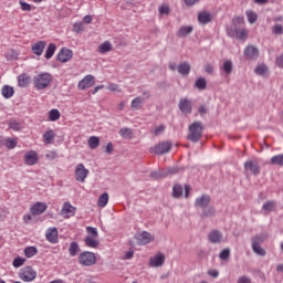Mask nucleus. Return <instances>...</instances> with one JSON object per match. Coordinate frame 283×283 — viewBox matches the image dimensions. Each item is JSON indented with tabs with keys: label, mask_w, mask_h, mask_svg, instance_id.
Returning <instances> with one entry per match:
<instances>
[{
	"label": "nucleus",
	"mask_w": 283,
	"mask_h": 283,
	"mask_svg": "<svg viewBox=\"0 0 283 283\" xmlns=\"http://www.w3.org/2000/svg\"><path fill=\"white\" fill-rule=\"evenodd\" d=\"M188 132L187 140H190V143H199L205 132V124L200 120H196L189 125Z\"/></svg>",
	"instance_id": "nucleus-1"
},
{
	"label": "nucleus",
	"mask_w": 283,
	"mask_h": 283,
	"mask_svg": "<svg viewBox=\"0 0 283 283\" xmlns=\"http://www.w3.org/2000/svg\"><path fill=\"white\" fill-rule=\"evenodd\" d=\"M34 87L36 90H45L52 83V74L41 73L33 77Z\"/></svg>",
	"instance_id": "nucleus-2"
},
{
	"label": "nucleus",
	"mask_w": 283,
	"mask_h": 283,
	"mask_svg": "<svg viewBox=\"0 0 283 283\" xmlns=\"http://www.w3.org/2000/svg\"><path fill=\"white\" fill-rule=\"evenodd\" d=\"M243 24H244V18L237 17V18L232 19V24L227 28L228 36H230L231 39H235V34H238V32H240V30L242 29L241 25H243Z\"/></svg>",
	"instance_id": "nucleus-3"
},
{
	"label": "nucleus",
	"mask_w": 283,
	"mask_h": 283,
	"mask_svg": "<svg viewBox=\"0 0 283 283\" xmlns=\"http://www.w3.org/2000/svg\"><path fill=\"white\" fill-rule=\"evenodd\" d=\"M78 263L82 266H94V264H96V254L94 252L84 251L78 255Z\"/></svg>",
	"instance_id": "nucleus-4"
},
{
	"label": "nucleus",
	"mask_w": 283,
	"mask_h": 283,
	"mask_svg": "<svg viewBox=\"0 0 283 283\" xmlns=\"http://www.w3.org/2000/svg\"><path fill=\"white\" fill-rule=\"evenodd\" d=\"M18 275L22 282H34L36 280V271L30 265L22 268Z\"/></svg>",
	"instance_id": "nucleus-5"
},
{
	"label": "nucleus",
	"mask_w": 283,
	"mask_h": 283,
	"mask_svg": "<svg viewBox=\"0 0 283 283\" xmlns=\"http://www.w3.org/2000/svg\"><path fill=\"white\" fill-rule=\"evenodd\" d=\"M72 56H74V52L71 49L62 48L56 55V61L67 63V61H72Z\"/></svg>",
	"instance_id": "nucleus-6"
},
{
	"label": "nucleus",
	"mask_w": 283,
	"mask_h": 283,
	"mask_svg": "<svg viewBox=\"0 0 283 283\" xmlns=\"http://www.w3.org/2000/svg\"><path fill=\"white\" fill-rule=\"evenodd\" d=\"M178 107L182 114H191L193 112V104L191 99L182 97L179 99Z\"/></svg>",
	"instance_id": "nucleus-7"
},
{
	"label": "nucleus",
	"mask_w": 283,
	"mask_h": 283,
	"mask_svg": "<svg viewBox=\"0 0 283 283\" xmlns=\"http://www.w3.org/2000/svg\"><path fill=\"white\" fill-rule=\"evenodd\" d=\"M88 174L90 170H87L83 164H78L75 168V180H77V182H85V178H87Z\"/></svg>",
	"instance_id": "nucleus-8"
},
{
	"label": "nucleus",
	"mask_w": 283,
	"mask_h": 283,
	"mask_svg": "<svg viewBox=\"0 0 283 283\" xmlns=\"http://www.w3.org/2000/svg\"><path fill=\"white\" fill-rule=\"evenodd\" d=\"M154 151L155 154H157V156H164V154H169V151H171V143L161 142L154 147Z\"/></svg>",
	"instance_id": "nucleus-9"
},
{
	"label": "nucleus",
	"mask_w": 283,
	"mask_h": 283,
	"mask_svg": "<svg viewBox=\"0 0 283 283\" xmlns=\"http://www.w3.org/2000/svg\"><path fill=\"white\" fill-rule=\"evenodd\" d=\"M244 169L245 171H250L253 176H260V164L258 161H254L253 159H250L244 163Z\"/></svg>",
	"instance_id": "nucleus-10"
},
{
	"label": "nucleus",
	"mask_w": 283,
	"mask_h": 283,
	"mask_svg": "<svg viewBox=\"0 0 283 283\" xmlns=\"http://www.w3.org/2000/svg\"><path fill=\"white\" fill-rule=\"evenodd\" d=\"M30 211L31 216H41V213L48 211V203L38 201L31 207Z\"/></svg>",
	"instance_id": "nucleus-11"
},
{
	"label": "nucleus",
	"mask_w": 283,
	"mask_h": 283,
	"mask_svg": "<svg viewBox=\"0 0 283 283\" xmlns=\"http://www.w3.org/2000/svg\"><path fill=\"white\" fill-rule=\"evenodd\" d=\"M24 163H25V165H29L30 167H32V165H36V163H39V154H36L35 150H29L24 155Z\"/></svg>",
	"instance_id": "nucleus-12"
},
{
	"label": "nucleus",
	"mask_w": 283,
	"mask_h": 283,
	"mask_svg": "<svg viewBox=\"0 0 283 283\" xmlns=\"http://www.w3.org/2000/svg\"><path fill=\"white\" fill-rule=\"evenodd\" d=\"M209 205H211V196L209 195H202L195 201V207H199V209H205L209 207Z\"/></svg>",
	"instance_id": "nucleus-13"
},
{
	"label": "nucleus",
	"mask_w": 283,
	"mask_h": 283,
	"mask_svg": "<svg viewBox=\"0 0 283 283\" xmlns=\"http://www.w3.org/2000/svg\"><path fill=\"white\" fill-rule=\"evenodd\" d=\"M45 238L51 244H56L59 242V230L56 228H49Z\"/></svg>",
	"instance_id": "nucleus-14"
},
{
	"label": "nucleus",
	"mask_w": 283,
	"mask_h": 283,
	"mask_svg": "<svg viewBox=\"0 0 283 283\" xmlns=\"http://www.w3.org/2000/svg\"><path fill=\"white\" fill-rule=\"evenodd\" d=\"M244 56L253 61L254 59H258V56H260V50L254 45H248L244 49Z\"/></svg>",
	"instance_id": "nucleus-15"
},
{
	"label": "nucleus",
	"mask_w": 283,
	"mask_h": 283,
	"mask_svg": "<svg viewBox=\"0 0 283 283\" xmlns=\"http://www.w3.org/2000/svg\"><path fill=\"white\" fill-rule=\"evenodd\" d=\"M135 240L140 245L149 244L151 242V233L143 231L140 234L135 235Z\"/></svg>",
	"instance_id": "nucleus-16"
},
{
	"label": "nucleus",
	"mask_w": 283,
	"mask_h": 283,
	"mask_svg": "<svg viewBox=\"0 0 283 283\" xmlns=\"http://www.w3.org/2000/svg\"><path fill=\"white\" fill-rule=\"evenodd\" d=\"M45 45H48V42L45 41H38L31 46V52L35 54V56H41L43 54V50H45Z\"/></svg>",
	"instance_id": "nucleus-17"
},
{
	"label": "nucleus",
	"mask_w": 283,
	"mask_h": 283,
	"mask_svg": "<svg viewBox=\"0 0 283 283\" xmlns=\"http://www.w3.org/2000/svg\"><path fill=\"white\" fill-rule=\"evenodd\" d=\"M94 75H86L83 80L78 82V90H87V87H92L94 85Z\"/></svg>",
	"instance_id": "nucleus-18"
},
{
	"label": "nucleus",
	"mask_w": 283,
	"mask_h": 283,
	"mask_svg": "<svg viewBox=\"0 0 283 283\" xmlns=\"http://www.w3.org/2000/svg\"><path fill=\"white\" fill-rule=\"evenodd\" d=\"M163 264H165V254L163 253H157L149 261V265L154 266L155 269H159V266H163Z\"/></svg>",
	"instance_id": "nucleus-19"
},
{
	"label": "nucleus",
	"mask_w": 283,
	"mask_h": 283,
	"mask_svg": "<svg viewBox=\"0 0 283 283\" xmlns=\"http://www.w3.org/2000/svg\"><path fill=\"white\" fill-rule=\"evenodd\" d=\"M32 83V77L28 75V73H22L18 76V85L19 87H30V84Z\"/></svg>",
	"instance_id": "nucleus-20"
},
{
	"label": "nucleus",
	"mask_w": 283,
	"mask_h": 283,
	"mask_svg": "<svg viewBox=\"0 0 283 283\" xmlns=\"http://www.w3.org/2000/svg\"><path fill=\"white\" fill-rule=\"evenodd\" d=\"M212 20L213 15H211V12L209 11H202L198 14V21L201 25H207L208 23H211Z\"/></svg>",
	"instance_id": "nucleus-21"
},
{
	"label": "nucleus",
	"mask_w": 283,
	"mask_h": 283,
	"mask_svg": "<svg viewBox=\"0 0 283 283\" xmlns=\"http://www.w3.org/2000/svg\"><path fill=\"white\" fill-rule=\"evenodd\" d=\"M208 240L212 244H220V242H222V232L219 230H212L208 235Z\"/></svg>",
	"instance_id": "nucleus-22"
},
{
	"label": "nucleus",
	"mask_w": 283,
	"mask_h": 283,
	"mask_svg": "<svg viewBox=\"0 0 283 283\" xmlns=\"http://www.w3.org/2000/svg\"><path fill=\"white\" fill-rule=\"evenodd\" d=\"M74 213H76V208L70 205V202H64L63 208L61 210V216L70 218V216H74Z\"/></svg>",
	"instance_id": "nucleus-23"
},
{
	"label": "nucleus",
	"mask_w": 283,
	"mask_h": 283,
	"mask_svg": "<svg viewBox=\"0 0 283 283\" xmlns=\"http://www.w3.org/2000/svg\"><path fill=\"white\" fill-rule=\"evenodd\" d=\"M177 71L181 76H189L191 72V64L189 62H182L177 66Z\"/></svg>",
	"instance_id": "nucleus-24"
},
{
	"label": "nucleus",
	"mask_w": 283,
	"mask_h": 283,
	"mask_svg": "<svg viewBox=\"0 0 283 283\" xmlns=\"http://www.w3.org/2000/svg\"><path fill=\"white\" fill-rule=\"evenodd\" d=\"M193 32V27L192 25H186V27H180L179 30L177 31L176 35L179 39H185L186 36H189Z\"/></svg>",
	"instance_id": "nucleus-25"
},
{
	"label": "nucleus",
	"mask_w": 283,
	"mask_h": 283,
	"mask_svg": "<svg viewBox=\"0 0 283 283\" xmlns=\"http://www.w3.org/2000/svg\"><path fill=\"white\" fill-rule=\"evenodd\" d=\"M213 216H216V207L207 206L206 208H202V213L200 214V218H213Z\"/></svg>",
	"instance_id": "nucleus-26"
},
{
	"label": "nucleus",
	"mask_w": 283,
	"mask_h": 283,
	"mask_svg": "<svg viewBox=\"0 0 283 283\" xmlns=\"http://www.w3.org/2000/svg\"><path fill=\"white\" fill-rule=\"evenodd\" d=\"M54 138H56V134L53 129H49L43 134L45 145H52V143H54Z\"/></svg>",
	"instance_id": "nucleus-27"
},
{
	"label": "nucleus",
	"mask_w": 283,
	"mask_h": 283,
	"mask_svg": "<svg viewBox=\"0 0 283 283\" xmlns=\"http://www.w3.org/2000/svg\"><path fill=\"white\" fill-rule=\"evenodd\" d=\"M84 243H85V247H88L90 249H98V244H101V242H98V240L94 239L91 235H87L84 239Z\"/></svg>",
	"instance_id": "nucleus-28"
},
{
	"label": "nucleus",
	"mask_w": 283,
	"mask_h": 283,
	"mask_svg": "<svg viewBox=\"0 0 283 283\" xmlns=\"http://www.w3.org/2000/svg\"><path fill=\"white\" fill-rule=\"evenodd\" d=\"M3 98H12L14 96V87L4 85L1 90Z\"/></svg>",
	"instance_id": "nucleus-29"
},
{
	"label": "nucleus",
	"mask_w": 283,
	"mask_h": 283,
	"mask_svg": "<svg viewBox=\"0 0 283 283\" xmlns=\"http://www.w3.org/2000/svg\"><path fill=\"white\" fill-rule=\"evenodd\" d=\"M80 251H81V248L78 247V242H76V241L71 242V244L69 247V253H70L71 258H76V255H78Z\"/></svg>",
	"instance_id": "nucleus-30"
},
{
	"label": "nucleus",
	"mask_w": 283,
	"mask_h": 283,
	"mask_svg": "<svg viewBox=\"0 0 283 283\" xmlns=\"http://www.w3.org/2000/svg\"><path fill=\"white\" fill-rule=\"evenodd\" d=\"M97 52H99V54H107V52H112V43L109 41L103 42L98 46Z\"/></svg>",
	"instance_id": "nucleus-31"
},
{
	"label": "nucleus",
	"mask_w": 283,
	"mask_h": 283,
	"mask_svg": "<svg viewBox=\"0 0 283 283\" xmlns=\"http://www.w3.org/2000/svg\"><path fill=\"white\" fill-rule=\"evenodd\" d=\"M54 52H56V44L54 43H50L46 48L44 57L50 61V59H52V56H54Z\"/></svg>",
	"instance_id": "nucleus-32"
},
{
	"label": "nucleus",
	"mask_w": 283,
	"mask_h": 283,
	"mask_svg": "<svg viewBox=\"0 0 283 283\" xmlns=\"http://www.w3.org/2000/svg\"><path fill=\"white\" fill-rule=\"evenodd\" d=\"M107 202H109V195L107 192H104L99 196L97 200V206L101 208L107 207Z\"/></svg>",
	"instance_id": "nucleus-33"
},
{
	"label": "nucleus",
	"mask_w": 283,
	"mask_h": 283,
	"mask_svg": "<svg viewBox=\"0 0 283 283\" xmlns=\"http://www.w3.org/2000/svg\"><path fill=\"white\" fill-rule=\"evenodd\" d=\"M165 174H166V178L168 176H176V174H180V171H182V168L178 167V166H172V167H168L166 169H164Z\"/></svg>",
	"instance_id": "nucleus-34"
},
{
	"label": "nucleus",
	"mask_w": 283,
	"mask_h": 283,
	"mask_svg": "<svg viewBox=\"0 0 283 283\" xmlns=\"http://www.w3.org/2000/svg\"><path fill=\"white\" fill-rule=\"evenodd\" d=\"M101 145V138L97 136H91L88 138V147L90 149H96Z\"/></svg>",
	"instance_id": "nucleus-35"
},
{
	"label": "nucleus",
	"mask_w": 283,
	"mask_h": 283,
	"mask_svg": "<svg viewBox=\"0 0 283 283\" xmlns=\"http://www.w3.org/2000/svg\"><path fill=\"white\" fill-rule=\"evenodd\" d=\"M182 191H184L182 185L176 184L172 187V197H175V198H182Z\"/></svg>",
	"instance_id": "nucleus-36"
},
{
	"label": "nucleus",
	"mask_w": 283,
	"mask_h": 283,
	"mask_svg": "<svg viewBox=\"0 0 283 283\" xmlns=\"http://www.w3.org/2000/svg\"><path fill=\"white\" fill-rule=\"evenodd\" d=\"M150 178H153V180H160L161 178H167V175L165 172V169H160V170L150 172Z\"/></svg>",
	"instance_id": "nucleus-37"
},
{
	"label": "nucleus",
	"mask_w": 283,
	"mask_h": 283,
	"mask_svg": "<svg viewBox=\"0 0 283 283\" xmlns=\"http://www.w3.org/2000/svg\"><path fill=\"white\" fill-rule=\"evenodd\" d=\"M59 118H61V112H59V109L53 108L49 112V120L54 123V122L59 120Z\"/></svg>",
	"instance_id": "nucleus-38"
},
{
	"label": "nucleus",
	"mask_w": 283,
	"mask_h": 283,
	"mask_svg": "<svg viewBox=\"0 0 283 283\" xmlns=\"http://www.w3.org/2000/svg\"><path fill=\"white\" fill-rule=\"evenodd\" d=\"M221 70L228 75L231 74V72H233V62L231 60L226 61L221 66Z\"/></svg>",
	"instance_id": "nucleus-39"
},
{
	"label": "nucleus",
	"mask_w": 283,
	"mask_h": 283,
	"mask_svg": "<svg viewBox=\"0 0 283 283\" xmlns=\"http://www.w3.org/2000/svg\"><path fill=\"white\" fill-rule=\"evenodd\" d=\"M195 87H197V90H207V78L205 77H199L197 78V81L195 82Z\"/></svg>",
	"instance_id": "nucleus-40"
},
{
	"label": "nucleus",
	"mask_w": 283,
	"mask_h": 283,
	"mask_svg": "<svg viewBox=\"0 0 283 283\" xmlns=\"http://www.w3.org/2000/svg\"><path fill=\"white\" fill-rule=\"evenodd\" d=\"M36 253H39V250L36 249V247H28L24 249L25 258H34Z\"/></svg>",
	"instance_id": "nucleus-41"
},
{
	"label": "nucleus",
	"mask_w": 283,
	"mask_h": 283,
	"mask_svg": "<svg viewBox=\"0 0 283 283\" xmlns=\"http://www.w3.org/2000/svg\"><path fill=\"white\" fill-rule=\"evenodd\" d=\"M143 103H145V98L138 96L132 101L130 106L133 107V109H140V105H143Z\"/></svg>",
	"instance_id": "nucleus-42"
},
{
	"label": "nucleus",
	"mask_w": 283,
	"mask_h": 283,
	"mask_svg": "<svg viewBox=\"0 0 283 283\" xmlns=\"http://www.w3.org/2000/svg\"><path fill=\"white\" fill-rule=\"evenodd\" d=\"M264 240H266V235H264V234H256L251 238L252 244H256V245L262 244L264 242Z\"/></svg>",
	"instance_id": "nucleus-43"
},
{
	"label": "nucleus",
	"mask_w": 283,
	"mask_h": 283,
	"mask_svg": "<svg viewBox=\"0 0 283 283\" xmlns=\"http://www.w3.org/2000/svg\"><path fill=\"white\" fill-rule=\"evenodd\" d=\"M271 165H279V167H283V154L273 156L271 158Z\"/></svg>",
	"instance_id": "nucleus-44"
},
{
	"label": "nucleus",
	"mask_w": 283,
	"mask_h": 283,
	"mask_svg": "<svg viewBox=\"0 0 283 283\" xmlns=\"http://www.w3.org/2000/svg\"><path fill=\"white\" fill-rule=\"evenodd\" d=\"M252 251H254L256 255H261V258H264V255H266V250L256 244H252Z\"/></svg>",
	"instance_id": "nucleus-45"
},
{
	"label": "nucleus",
	"mask_w": 283,
	"mask_h": 283,
	"mask_svg": "<svg viewBox=\"0 0 283 283\" xmlns=\"http://www.w3.org/2000/svg\"><path fill=\"white\" fill-rule=\"evenodd\" d=\"M247 17H248V21L249 23H255V21H258V13H255L254 11H247L245 12Z\"/></svg>",
	"instance_id": "nucleus-46"
},
{
	"label": "nucleus",
	"mask_w": 283,
	"mask_h": 283,
	"mask_svg": "<svg viewBox=\"0 0 283 283\" xmlns=\"http://www.w3.org/2000/svg\"><path fill=\"white\" fill-rule=\"evenodd\" d=\"M275 207H276L275 201H266L263 205L262 209H263V211H268L270 213V211H273V209H275Z\"/></svg>",
	"instance_id": "nucleus-47"
},
{
	"label": "nucleus",
	"mask_w": 283,
	"mask_h": 283,
	"mask_svg": "<svg viewBox=\"0 0 283 283\" xmlns=\"http://www.w3.org/2000/svg\"><path fill=\"white\" fill-rule=\"evenodd\" d=\"M17 139H12V137H9L6 139L4 145L7 149H14L17 147Z\"/></svg>",
	"instance_id": "nucleus-48"
},
{
	"label": "nucleus",
	"mask_w": 283,
	"mask_h": 283,
	"mask_svg": "<svg viewBox=\"0 0 283 283\" xmlns=\"http://www.w3.org/2000/svg\"><path fill=\"white\" fill-rule=\"evenodd\" d=\"M119 135L122 138H132V128L124 127L119 129Z\"/></svg>",
	"instance_id": "nucleus-49"
},
{
	"label": "nucleus",
	"mask_w": 283,
	"mask_h": 283,
	"mask_svg": "<svg viewBox=\"0 0 283 283\" xmlns=\"http://www.w3.org/2000/svg\"><path fill=\"white\" fill-rule=\"evenodd\" d=\"M23 264H25V259L21 256L13 259L12 265L14 266V269H19L23 266Z\"/></svg>",
	"instance_id": "nucleus-50"
},
{
	"label": "nucleus",
	"mask_w": 283,
	"mask_h": 283,
	"mask_svg": "<svg viewBox=\"0 0 283 283\" xmlns=\"http://www.w3.org/2000/svg\"><path fill=\"white\" fill-rule=\"evenodd\" d=\"M220 260H229L231 258V249L226 248L219 254Z\"/></svg>",
	"instance_id": "nucleus-51"
},
{
	"label": "nucleus",
	"mask_w": 283,
	"mask_h": 283,
	"mask_svg": "<svg viewBox=\"0 0 283 283\" xmlns=\"http://www.w3.org/2000/svg\"><path fill=\"white\" fill-rule=\"evenodd\" d=\"M9 129H13V132H21V123L17 120L9 122Z\"/></svg>",
	"instance_id": "nucleus-52"
},
{
	"label": "nucleus",
	"mask_w": 283,
	"mask_h": 283,
	"mask_svg": "<svg viewBox=\"0 0 283 283\" xmlns=\"http://www.w3.org/2000/svg\"><path fill=\"white\" fill-rule=\"evenodd\" d=\"M235 39H239V41H244L247 39V30L244 28H241L237 34L234 35Z\"/></svg>",
	"instance_id": "nucleus-53"
},
{
	"label": "nucleus",
	"mask_w": 283,
	"mask_h": 283,
	"mask_svg": "<svg viewBox=\"0 0 283 283\" xmlns=\"http://www.w3.org/2000/svg\"><path fill=\"white\" fill-rule=\"evenodd\" d=\"M19 3L21 6V10H23V12H30L32 10V4H30L23 0H20Z\"/></svg>",
	"instance_id": "nucleus-54"
},
{
	"label": "nucleus",
	"mask_w": 283,
	"mask_h": 283,
	"mask_svg": "<svg viewBox=\"0 0 283 283\" xmlns=\"http://www.w3.org/2000/svg\"><path fill=\"white\" fill-rule=\"evenodd\" d=\"M255 74H259V76H263V74H266V66L264 65H258L254 69Z\"/></svg>",
	"instance_id": "nucleus-55"
},
{
	"label": "nucleus",
	"mask_w": 283,
	"mask_h": 283,
	"mask_svg": "<svg viewBox=\"0 0 283 283\" xmlns=\"http://www.w3.org/2000/svg\"><path fill=\"white\" fill-rule=\"evenodd\" d=\"M87 233L93 235V238H98V230L94 227H87L86 228Z\"/></svg>",
	"instance_id": "nucleus-56"
},
{
	"label": "nucleus",
	"mask_w": 283,
	"mask_h": 283,
	"mask_svg": "<svg viewBox=\"0 0 283 283\" xmlns=\"http://www.w3.org/2000/svg\"><path fill=\"white\" fill-rule=\"evenodd\" d=\"M273 34H283L282 24H275L272 29Z\"/></svg>",
	"instance_id": "nucleus-57"
},
{
	"label": "nucleus",
	"mask_w": 283,
	"mask_h": 283,
	"mask_svg": "<svg viewBox=\"0 0 283 283\" xmlns=\"http://www.w3.org/2000/svg\"><path fill=\"white\" fill-rule=\"evenodd\" d=\"M104 153L108 154V156H111V154H114V144H112V142H109L106 145V148H105Z\"/></svg>",
	"instance_id": "nucleus-58"
},
{
	"label": "nucleus",
	"mask_w": 283,
	"mask_h": 283,
	"mask_svg": "<svg viewBox=\"0 0 283 283\" xmlns=\"http://www.w3.org/2000/svg\"><path fill=\"white\" fill-rule=\"evenodd\" d=\"M45 156H46L48 160H56L59 155L56 154L55 150H52V151H49Z\"/></svg>",
	"instance_id": "nucleus-59"
},
{
	"label": "nucleus",
	"mask_w": 283,
	"mask_h": 283,
	"mask_svg": "<svg viewBox=\"0 0 283 283\" xmlns=\"http://www.w3.org/2000/svg\"><path fill=\"white\" fill-rule=\"evenodd\" d=\"M73 31L74 32H83V22H76L73 25Z\"/></svg>",
	"instance_id": "nucleus-60"
},
{
	"label": "nucleus",
	"mask_w": 283,
	"mask_h": 283,
	"mask_svg": "<svg viewBox=\"0 0 283 283\" xmlns=\"http://www.w3.org/2000/svg\"><path fill=\"white\" fill-rule=\"evenodd\" d=\"M170 10H169V6L167 4H163L160 8H159V14H169Z\"/></svg>",
	"instance_id": "nucleus-61"
},
{
	"label": "nucleus",
	"mask_w": 283,
	"mask_h": 283,
	"mask_svg": "<svg viewBox=\"0 0 283 283\" xmlns=\"http://www.w3.org/2000/svg\"><path fill=\"white\" fill-rule=\"evenodd\" d=\"M237 283H251V277L247 275L240 276Z\"/></svg>",
	"instance_id": "nucleus-62"
},
{
	"label": "nucleus",
	"mask_w": 283,
	"mask_h": 283,
	"mask_svg": "<svg viewBox=\"0 0 283 283\" xmlns=\"http://www.w3.org/2000/svg\"><path fill=\"white\" fill-rule=\"evenodd\" d=\"M205 72H207V74H213V65L212 64H206Z\"/></svg>",
	"instance_id": "nucleus-63"
},
{
	"label": "nucleus",
	"mask_w": 283,
	"mask_h": 283,
	"mask_svg": "<svg viewBox=\"0 0 283 283\" xmlns=\"http://www.w3.org/2000/svg\"><path fill=\"white\" fill-rule=\"evenodd\" d=\"M276 65L283 70V54L276 59Z\"/></svg>",
	"instance_id": "nucleus-64"
}]
</instances>
